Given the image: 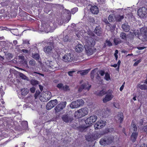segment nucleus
I'll return each instance as SVG.
<instances>
[{
	"label": "nucleus",
	"mask_w": 147,
	"mask_h": 147,
	"mask_svg": "<svg viewBox=\"0 0 147 147\" xmlns=\"http://www.w3.org/2000/svg\"><path fill=\"white\" fill-rule=\"evenodd\" d=\"M95 42L93 39L91 37H85L83 44L85 49L88 55H90L93 53V47L94 45Z\"/></svg>",
	"instance_id": "1"
},
{
	"label": "nucleus",
	"mask_w": 147,
	"mask_h": 147,
	"mask_svg": "<svg viewBox=\"0 0 147 147\" xmlns=\"http://www.w3.org/2000/svg\"><path fill=\"white\" fill-rule=\"evenodd\" d=\"M47 45L44 48V51L46 53L55 57L59 55V53L57 51L53 50L54 48L52 42H49L47 43Z\"/></svg>",
	"instance_id": "2"
},
{
	"label": "nucleus",
	"mask_w": 147,
	"mask_h": 147,
	"mask_svg": "<svg viewBox=\"0 0 147 147\" xmlns=\"http://www.w3.org/2000/svg\"><path fill=\"white\" fill-rule=\"evenodd\" d=\"M51 96V92L48 91H46L42 94L40 93L39 91H36L34 96L35 99L38 98L42 102L45 101L46 100H49Z\"/></svg>",
	"instance_id": "3"
},
{
	"label": "nucleus",
	"mask_w": 147,
	"mask_h": 147,
	"mask_svg": "<svg viewBox=\"0 0 147 147\" xmlns=\"http://www.w3.org/2000/svg\"><path fill=\"white\" fill-rule=\"evenodd\" d=\"M88 111V109L87 108H81L75 112L74 116L76 118H81L87 115Z\"/></svg>",
	"instance_id": "4"
},
{
	"label": "nucleus",
	"mask_w": 147,
	"mask_h": 147,
	"mask_svg": "<svg viewBox=\"0 0 147 147\" xmlns=\"http://www.w3.org/2000/svg\"><path fill=\"white\" fill-rule=\"evenodd\" d=\"M140 33L139 31L137 30H135L134 31H132V32H130L132 34L134 33L135 36H142L145 39H147V28H143L140 30Z\"/></svg>",
	"instance_id": "5"
},
{
	"label": "nucleus",
	"mask_w": 147,
	"mask_h": 147,
	"mask_svg": "<svg viewBox=\"0 0 147 147\" xmlns=\"http://www.w3.org/2000/svg\"><path fill=\"white\" fill-rule=\"evenodd\" d=\"M42 32H45L48 33L49 32H51L54 30L55 29L51 28L50 25L47 23L42 24L40 28Z\"/></svg>",
	"instance_id": "6"
},
{
	"label": "nucleus",
	"mask_w": 147,
	"mask_h": 147,
	"mask_svg": "<svg viewBox=\"0 0 147 147\" xmlns=\"http://www.w3.org/2000/svg\"><path fill=\"white\" fill-rule=\"evenodd\" d=\"M112 142V138L108 137H105L102 138L100 141V143L101 145L104 146L111 144Z\"/></svg>",
	"instance_id": "7"
},
{
	"label": "nucleus",
	"mask_w": 147,
	"mask_h": 147,
	"mask_svg": "<svg viewBox=\"0 0 147 147\" xmlns=\"http://www.w3.org/2000/svg\"><path fill=\"white\" fill-rule=\"evenodd\" d=\"M138 16L141 18H144L146 16L147 14V10L144 7L140 8L138 11Z\"/></svg>",
	"instance_id": "8"
},
{
	"label": "nucleus",
	"mask_w": 147,
	"mask_h": 147,
	"mask_svg": "<svg viewBox=\"0 0 147 147\" xmlns=\"http://www.w3.org/2000/svg\"><path fill=\"white\" fill-rule=\"evenodd\" d=\"M106 122L105 121L101 120L97 121L94 125L95 129H98L103 127L105 125Z\"/></svg>",
	"instance_id": "9"
},
{
	"label": "nucleus",
	"mask_w": 147,
	"mask_h": 147,
	"mask_svg": "<svg viewBox=\"0 0 147 147\" xmlns=\"http://www.w3.org/2000/svg\"><path fill=\"white\" fill-rule=\"evenodd\" d=\"M66 104V102L64 101L58 105L54 108L55 113H58L62 110L65 107Z\"/></svg>",
	"instance_id": "10"
},
{
	"label": "nucleus",
	"mask_w": 147,
	"mask_h": 147,
	"mask_svg": "<svg viewBox=\"0 0 147 147\" xmlns=\"http://www.w3.org/2000/svg\"><path fill=\"white\" fill-rule=\"evenodd\" d=\"M113 97L112 94V91L109 90L107 93L105 97L103 99V101L104 103L109 101L111 100Z\"/></svg>",
	"instance_id": "11"
},
{
	"label": "nucleus",
	"mask_w": 147,
	"mask_h": 147,
	"mask_svg": "<svg viewBox=\"0 0 147 147\" xmlns=\"http://www.w3.org/2000/svg\"><path fill=\"white\" fill-rule=\"evenodd\" d=\"M97 118V116L96 115H92L86 119L85 123L89 125L92 124L96 121Z\"/></svg>",
	"instance_id": "12"
},
{
	"label": "nucleus",
	"mask_w": 147,
	"mask_h": 147,
	"mask_svg": "<svg viewBox=\"0 0 147 147\" xmlns=\"http://www.w3.org/2000/svg\"><path fill=\"white\" fill-rule=\"evenodd\" d=\"M91 86V85H89L88 83L82 84L78 88V91L79 92H80L82 91L83 89L88 91L90 89Z\"/></svg>",
	"instance_id": "13"
},
{
	"label": "nucleus",
	"mask_w": 147,
	"mask_h": 147,
	"mask_svg": "<svg viewBox=\"0 0 147 147\" xmlns=\"http://www.w3.org/2000/svg\"><path fill=\"white\" fill-rule=\"evenodd\" d=\"M58 103L57 100L55 99L51 100L48 102L46 105V108L47 110H50L56 105Z\"/></svg>",
	"instance_id": "14"
},
{
	"label": "nucleus",
	"mask_w": 147,
	"mask_h": 147,
	"mask_svg": "<svg viewBox=\"0 0 147 147\" xmlns=\"http://www.w3.org/2000/svg\"><path fill=\"white\" fill-rule=\"evenodd\" d=\"M49 64L48 65L47 67H49V69H47L45 68V67H42V70L45 71H51V69H54L56 67L55 65H56L55 63L52 61H50L49 62Z\"/></svg>",
	"instance_id": "15"
},
{
	"label": "nucleus",
	"mask_w": 147,
	"mask_h": 147,
	"mask_svg": "<svg viewBox=\"0 0 147 147\" xmlns=\"http://www.w3.org/2000/svg\"><path fill=\"white\" fill-rule=\"evenodd\" d=\"M63 60L66 62L72 61L74 60L73 55L70 54L65 55L62 57Z\"/></svg>",
	"instance_id": "16"
},
{
	"label": "nucleus",
	"mask_w": 147,
	"mask_h": 147,
	"mask_svg": "<svg viewBox=\"0 0 147 147\" xmlns=\"http://www.w3.org/2000/svg\"><path fill=\"white\" fill-rule=\"evenodd\" d=\"M84 48L82 45L80 44H78L76 46L75 50L77 52L80 53L83 51Z\"/></svg>",
	"instance_id": "17"
},
{
	"label": "nucleus",
	"mask_w": 147,
	"mask_h": 147,
	"mask_svg": "<svg viewBox=\"0 0 147 147\" xmlns=\"http://www.w3.org/2000/svg\"><path fill=\"white\" fill-rule=\"evenodd\" d=\"M62 119L63 121L66 123L70 122L73 120L71 117L66 115H63L62 117Z\"/></svg>",
	"instance_id": "18"
},
{
	"label": "nucleus",
	"mask_w": 147,
	"mask_h": 147,
	"mask_svg": "<svg viewBox=\"0 0 147 147\" xmlns=\"http://www.w3.org/2000/svg\"><path fill=\"white\" fill-rule=\"evenodd\" d=\"M130 131L131 133L138 132L137 131V127L136 125L133 122L131 123Z\"/></svg>",
	"instance_id": "19"
},
{
	"label": "nucleus",
	"mask_w": 147,
	"mask_h": 147,
	"mask_svg": "<svg viewBox=\"0 0 147 147\" xmlns=\"http://www.w3.org/2000/svg\"><path fill=\"white\" fill-rule=\"evenodd\" d=\"M90 10L92 13L94 14H97L99 12L98 8L95 5L92 6Z\"/></svg>",
	"instance_id": "20"
},
{
	"label": "nucleus",
	"mask_w": 147,
	"mask_h": 147,
	"mask_svg": "<svg viewBox=\"0 0 147 147\" xmlns=\"http://www.w3.org/2000/svg\"><path fill=\"white\" fill-rule=\"evenodd\" d=\"M122 28L124 31L128 32L129 30L130 27L127 23H125L122 25Z\"/></svg>",
	"instance_id": "21"
},
{
	"label": "nucleus",
	"mask_w": 147,
	"mask_h": 147,
	"mask_svg": "<svg viewBox=\"0 0 147 147\" xmlns=\"http://www.w3.org/2000/svg\"><path fill=\"white\" fill-rule=\"evenodd\" d=\"M116 17L114 14H111L109 16V20L110 22H114L116 20Z\"/></svg>",
	"instance_id": "22"
},
{
	"label": "nucleus",
	"mask_w": 147,
	"mask_h": 147,
	"mask_svg": "<svg viewBox=\"0 0 147 147\" xmlns=\"http://www.w3.org/2000/svg\"><path fill=\"white\" fill-rule=\"evenodd\" d=\"M86 140L89 141H92L94 140V136L92 134H88L86 137Z\"/></svg>",
	"instance_id": "23"
},
{
	"label": "nucleus",
	"mask_w": 147,
	"mask_h": 147,
	"mask_svg": "<svg viewBox=\"0 0 147 147\" xmlns=\"http://www.w3.org/2000/svg\"><path fill=\"white\" fill-rule=\"evenodd\" d=\"M70 106L72 109H75L79 107L76 100L72 102L70 104Z\"/></svg>",
	"instance_id": "24"
},
{
	"label": "nucleus",
	"mask_w": 147,
	"mask_h": 147,
	"mask_svg": "<svg viewBox=\"0 0 147 147\" xmlns=\"http://www.w3.org/2000/svg\"><path fill=\"white\" fill-rule=\"evenodd\" d=\"M132 135L131 136V140L133 142L135 141L137 137L138 132L131 133Z\"/></svg>",
	"instance_id": "25"
},
{
	"label": "nucleus",
	"mask_w": 147,
	"mask_h": 147,
	"mask_svg": "<svg viewBox=\"0 0 147 147\" xmlns=\"http://www.w3.org/2000/svg\"><path fill=\"white\" fill-rule=\"evenodd\" d=\"M94 32L98 36H100L102 33V31L99 27H96L94 30Z\"/></svg>",
	"instance_id": "26"
},
{
	"label": "nucleus",
	"mask_w": 147,
	"mask_h": 147,
	"mask_svg": "<svg viewBox=\"0 0 147 147\" xmlns=\"http://www.w3.org/2000/svg\"><path fill=\"white\" fill-rule=\"evenodd\" d=\"M78 129L81 132H85L87 130H89L86 127L84 126H80L78 128Z\"/></svg>",
	"instance_id": "27"
},
{
	"label": "nucleus",
	"mask_w": 147,
	"mask_h": 147,
	"mask_svg": "<svg viewBox=\"0 0 147 147\" xmlns=\"http://www.w3.org/2000/svg\"><path fill=\"white\" fill-rule=\"evenodd\" d=\"M106 93V91L104 90H103L100 91H98L96 92V94L97 95L99 96H102Z\"/></svg>",
	"instance_id": "28"
},
{
	"label": "nucleus",
	"mask_w": 147,
	"mask_h": 147,
	"mask_svg": "<svg viewBox=\"0 0 147 147\" xmlns=\"http://www.w3.org/2000/svg\"><path fill=\"white\" fill-rule=\"evenodd\" d=\"M117 119L120 123H121L123 120V114L122 113L119 114L117 117Z\"/></svg>",
	"instance_id": "29"
},
{
	"label": "nucleus",
	"mask_w": 147,
	"mask_h": 147,
	"mask_svg": "<svg viewBox=\"0 0 147 147\" xmlns=\"http://www.w3.org/2000/svg\"><path fill=\"white\" fill-rule=\"evenodd\" d=\"M76 101L79 107L82 106L84 103V101L82 99H78L76 100Z\"/></svg>",
	"instance_id": "30"
},
{
	"label": "nucleus",
	"mask_w": 147,
	"mask_h": 147,
	"mask_svg": "<svg viewBox=\"0 0 147 147\" xmlns=\"http://www.w3.org/2000/svg\"><path fill=\"white\" fill-rule=\"evenodd\" d=\"M29 90L27 89L23 88L21 90L22 94L23 96L26 95L28 93Z\"/></svg>",
	"instance_id": "31"
},
{
	"label": "nucleus",
	"mask_w": 147,
	"mask_h": 147,
	"mask_svg": "<svg viewBox=\"0 0 147 147\" xmlns=\"http://www.w3.org/2000/svg\"><path fill=\"white\" fill-rule=\"evenodd\" d=\"M102 134L100 133H97L93 135L94 138V140H97L101 136Z\"/></svg>",
	"instance_id": "32"
},
{
	"label": "nucleus",
	"mask_w": 147,
	"mask_h": 147,
	"mask_svg": "<svg viewBox=\"0 0 147 147\" xmlns=\"http://www.w3.org/2000/svg\"><path fill=\"white\" fill-rule=\"evenodd\" d=\"M89 69H87L80 71V74L82 75H85L89 72ZM79 72V71H78V73Z\"/></svg>",
	"instance_id": "33"
},
{
	"label": "nucleus",
	"mask_w": 147,
	"mask_h": 147,
	"mask_svg": "<svg viewBox=\"0 0 147 147\" xmlns=\"http://www.w3.org/2000/svg\"><path fill=\"white\" fill-rule=\"evenodd\" d=\"M138 87L142 90H144L147 89V86L145 84L140 85L139 84L138 85Z\"/></svg>",
	"instance_id": "34"
},
{
	"label": "nucleus",
	"mask_w": 147,
	"mask_h": 147,
	"mask_svg": "<svg viewBox=\"0 0 147 147\" xmlns=\"http://www.w3.org/2000/svg\"><path fill=\"white\" fill-rule=\"evenodd\" d=\"M24 57L23 56H20L19 57V59H20L21 60V61H22V62L24 63H25V64H26L27 66H28V64H27V62L24 60Z\"/></svg>",
	"instance_id": "35"
},
{
	"label": "nucleus",
	"mask_w": 147,
	"mask_h": 147,
	"mask_svg": "<svg viewBox=\"0 0 147 147\" xmlns=\"http://www.w3.org/2000/svg\"><path fill=\"white\" fill-rule=\"evenodd\" d=\"M124 18L123 16H120L119 15L117 16L116 17V20L118 21H120Z\"/></svg>",
	"instance_id": "36"
},
{
	"label": "nucleus",
	"mask_w": 147,
	"mask_h": 147,
	"mask_svg": "<svg viewBox=\"0 0 147 147\" xmlns=\"http://www.w3.org/2000/svg\"><path fill=\"white\" fill-rule=\"evenodd\" d=\"M114 42L116 45L121 42V40L119 38H115L114 40Z\"/></svg>",
	"instance_id": "37"
},
{
	"label": "nucleus",
	"mask_w": 147,
	"mask_h": 147,
	"mask_svg": "<svg viewBox=\"0 0 147 147\" xmlns=\"http://www.w3.org/2000/svg\"><path fill=\"white\" fill-rule=\"evenodd\" d=\"M105 79L107 81L110 80V77L109 74L107 73L105 74Z\"/></svg>",
	"instance_id": "38"
},
{
	"label": "nucleus",
	"mask_w": 147,
	"mask_h": 147,
	"mask_svg": "<svg viewBox=\"0 0 147 147\" xmlns=\"http://www.w3.org/2000/svg\"><path fill=\"white\" fill-rule=\"evenodd\" d=\"M120 36L123 39L125 40L126 39V34L125 33L122 32L120 34Z\"/></svg>",
	"instance_id": "39"
},
{
	"label": "nucleus",
	"mask_w": 147,
	"mask_h": 147,
	"mask_svg": "<svg viewBox=\"0 0 147 147\" xmlns=\"http://www.w3.org/2000/svg\"><path fill=\"white\" fill-rule=\"evenodd\" d=\"M20 76V77L22 78V79H24V80H28V79L27 77L24 75L23 74L20 73L19 74Z\"/></svg>",
	"instance_id": "40"
},
{
	"label": "nucleus",
	"mask_w": 147,
	"mask_h": 147,
	"mask_svg": "<svg viewBox=\"0 0 147 147\" xmlns=\"http://www.w3.org/2000/svg\"><path fill=\"white\" fill-rule=\"evenodd\" d=\"M31 83L33 85H35L38 84V82L35 80H32L31 81Z\"/></svg>",
	"instance_id": "41"
},
{
	"label": "nucleus",
	"mask_w": 147,
	"mask_h": 147,
	"mask_svg": "<svg viewBox=\"0 0 147 147\" xmlns=\"http://www.w3.org/2000/svg\"><path fill=\"white\" fill-rule=\"evenodd\" d=\"M57 87L60 89L61 90H63V84L61 83H60L58 84L57 85Z\"/></svg>",
	"instance_id": "42"
},
{
	"label": "nucleus",
	"mask_w": 147,
	"mask_h": 147,
	"mask_svg": "<svg viewBox=\"0 0 147 147\" xmlns=\"http://www.w3.org/2000/svg\"><path fill=\"white\" fill-rule=\"evenodd\" d=\"M68 38V36L67 35H66L63 38V40L64 42H66L69 40Z\"/></svg>",
	"instance_id": "43"
},
{
	"label": "nucleus",
	"mask_w": 147,
	"mask_h": 147,
	"mask_svg": "<svg viewBox=\"0 0 147 147\" xmlns=\"http://www.w3.org/2000/svg\"><path fill=\"white\" fill-rule=\"evenodd\" d=\"M33 57L36 59H39V55L38 54H35L32 55Z\"/></svg>",
	"instance_id": "44"
},
{
	"label": "nucleus",
	"mask_w": 147,
	"mask_h": 147,
	"mask_svg": "<svg viewBox=\"0 0 147 147\" xmlns=\"http://www.w3.org/2000/svg\"><path fill=\"white\" fill-rule=\"evenodd\" d=\"M29 64L31 65H34L35 64V61L34 60H31L29 62Z\"/></svg>",
	"instance_id": "45"
},
{
	"label": "nucleus",
	"mask_w": 147,
	"mask_h": 147,
	"mask_svg": "<svg viewBox=\"0 0 147 147\" xmlns=\"http://www.w3.org/2000/svg\"><path fill=\"white\" fill-rule=\"evenodd\" d=\"M78 11V8L77 7H75L71 10V13L72 14H74L76 12Z\"/></svg>",
	"instance_id": "46"
},
{
	"label": "nucleus",
	"mask_w": 147,
	"mask_h": 147,
	"mask_svg": "<svg viewBox=\"0 0 147 147\" xmlns=\"http://www.w3.org/2000/svg\"><path fill=\"white\" fill-rule=\"evenodd\" d=\"M106 44L107 45L109 46H111L112 45V43L110 42V41L108 40H106Z\"/></svg>",
	"instance_id": "47"
},
{
	"label": "nucleus",
	"mask_w": 147,
	"mask_h": 147,
	"mask_svg": "<svg viewBox=\"0 0 147 147\" xmlns=\"http://www.w3.org/2000/svg\"><path fill=\"white\" fill-rule=\"evenodd\" d=\"M118 53V51L117 50H116L115 51V53L114 54V56L116 60H117L118 58V55L117 54Z\"/></svg>",
	"instance_id": "48"
},
{
	"label": "nucleus",
	"mask_w": 147,
	"mask_h": 147,
	"mask_svg": "<svg viewBox=\"0 0 147 147\" xmlns=\"http://www.w3.org/2000/svg\"><path fill=\"white\" fill-rule=\"evenodd\" d=\"M114 106L115 108H117L119 109L120 108V105L118 103H114Z\"/></svg>",
	"instance_id": "49"
},
{
	"label": "nucleus",
	"mask_w": 147,
	"mask_h": 147,
	"mask_svg": "<svg viewBox=\"0 0 147 147\" xmlns=\"http://www.w3.org/2000/svg\"><path fill=\"white\" fill-rule=\"evenodd\" d=\"M69 90V87L67 85L63 86V90L65 91H67Z\"/></svg>",
	"instance_id": "50"
},
{
	"label": "nucleus",
	"mask_w": 147,
	"mask_h": 147,
	"mask_svg": "<svg viewBox=\"0 0 147 147\" xmlns=\"http://www.w3.org/2000/svg\"><path fill=\"white\" fill-rule=\"evenodd\" d=\"M75 72L74 71H70L68 72V75L70 76H72L73 75V74L74 72Z\"/></svg>",
	"instance_id": "51"
},
{
	"label": "nucleus",
	"mask_w": 147,
	"mask_h": 147,
	"mask_svg": "<svg viewBox=\"0 0 147 147\" xmlns=\"http://www.w3.org/2000/svg\"><path fill=\"white\" fill-rule=\"evenodd\" d=\"M141 61V60L140 59L138 61H136V62H135L134 64V66H137L138 64Z\"/></svg>",
	"instance_id": "52"
},
{
	"label": "nucleus",
	"mask_w": 147,
	"mask_h": 147,
	"mask_svg": "<svg viewBox=\"0 0 147 147\" xmlns=\"http://www.w3.org/2000/svg\"><path fill=\"white\" fill-rule=\"evenodd\" d=\"M35 88L34 87H32L30 89V91L32 93H34L35 90Z\"/></svg>",
	"instance_id": "53"
},
{
	"label": "nucleus",
	"mask_w": 147,
	"mask_h": 147,
	"mask_svg": "<svg viewBox=\"0 0 147 147\" xmlns=\"http://www.w3.org/2000/svg\"><path fill=\"white\" fill-rule=\"evenodd\" d=\"M99 74L101 76H103L105 74V72L103 71H100L99 72Z\"/></svg>",
	"instance_id": "54"
},
{
	"label": "nucleus",
	"mask_w": 147,
	"mask_h": 147,
	"mask_svg": "<svg viewBox=\"0 0 147 147\" xmlns=\"http://www.w3.org/2000/svg\"><path fill=\"white\" fill-rule=\"evenodd\" d=\"M125 84V82H124L123 85H122V86L120 87V90L121 91L122 90H123L124 87V84Z\"/></svg>",
	"instance_id": "55"
},
{
	"label": "nucleus",
	"mask_w": 147,
	"mask_h": 147,
	"mask_svg": "<svg viewBox=\"0 0 147 147\" xmlns=\"http://www.w3.org/2000/svg\"><path fill=\"white\" fill-rule=\"evenodd\" d=\"M24 53H28L29 51L26 49H23L22 51Z\"/></svg>",
	"instance_id": "56"
},
{
	"label": "nucleus",
	"mask_w": 147,
	"mask_h": 147,
	"mask_svg": "<svg viewBox=\"0 0 147 147\" xmlns=\"http://www.w3.org/2000/svg\"><path fill=\"white\" fill-rule=\"evenodd\" d=\"M137 48L139 50H142L144 49L145 48V47H138Z\"/></svg>",
	"instance_id": "57"
},
{
	"label": "nucleus",
	"mask_w": 147,
	"mask_h": 147,
	"mask_svg": "<svg viewBox=\"0 0 147 147\" xmlns=\"http://www.w3.org/2000/svg\"><path fill=\"white\" fill-rule=\"evenodd\" d=\"M120 63H121V61H120L119 60L118 62V63H117V65H118V69L119 68V66H120Z\"/></svg>",
	"instance_id": "58"
},
{
	"label": "nucleus",
	"mask_w": 147,
	"mask_h": 147,
	"mask_svg": "<svg viewBox=\"0 0 147 147\" xmlns=\"http://www.w3.org/2000/svg\"><path fill=\"white\" fill-rule=\"evenodd\" d=\"M17 41L16 40H14L13 41V43L15 45L17 44Z\"/></svg>",
	"instance_id": "59"
},
{
	"label": "nucleus",
	"mask_w": 147,
	"mask_h": 147,
	"mask_svg": "<svg viewBox=\"0 0 147 147\" xmlns=\"http://www.w3.org/2000/svg\"><path fill=\"white\" fill-rule=\"evenodd\" d=\"M117 65L116 64H115L113 65H111V66L113 67H116L117 66Z\"/></svg>",
	"instance_id": "60"
},
{
	"label": "nucleus",
	"mask_w": 147,
	"mask_h": 147,
	"mask_svg": "<svg viewBox=\"0 0 147 147\" xmlns=\"http://www.w3.org/2000/svg\"><path fill=\"white\" fill-rule=\"evenodd\" d=\"M140 147H147V145L146 144H143Z\"/></svg>",
	"instance_id": "61"
},
{
	"label": "nucleus",
	"mask_w": 147,
	"mask_h": 147,
	"mask_svg": "<svg viewBox=\"0 0 147 147\" xmlns=\"http://www.w3.org/2000/svg\"><path fill=\"white\" fill-rule=\"evenodd\" d=\"M89 35L90 36H94V34L92 32H90L89 33Z\"/></svg>",
	"instance_id": "62"
},
{
	"label": "nucleus",
	"mask_w": 147,
	"mask_h": 147,
	"mask_svg": "<svg viewBox=\"0 0 147 147\" xmlns=\"http://www.w3.org/2000/svg\"><path fill=\"white\" fill-rule=\"evenodd\" d=\"M23 42L24 43H28V44H29V42L27 41V40H23Z\"/></svg>",
	"instance_id": "63"
},
{
	"label": "nucleus",
	"mask_w": 147,
	"mask_h": 147,
	"mask_svg": "<svg viewBox=\"0 0 147 147\" xmlns=\"http://www.w3.org/2000/svg\"><path fill=\"white\" fill-rule=\"evenodd\" d=\"M105 22L106 24H108L109 25L110 24L109 23L107 19L105 20Z\"/></svg>",
	"instance_id": "64"
}]
</instances>
